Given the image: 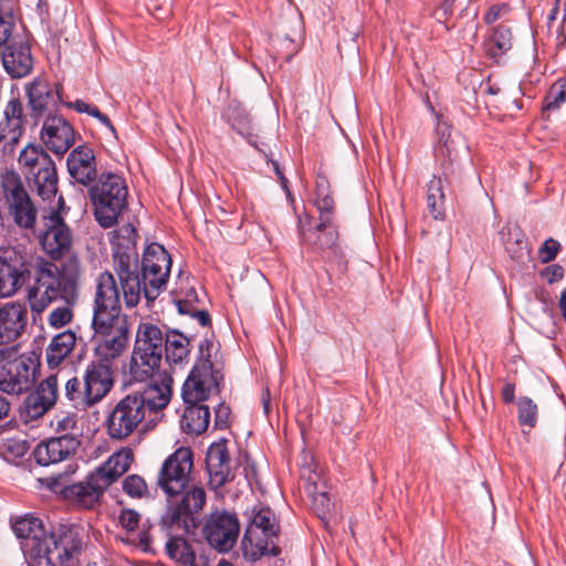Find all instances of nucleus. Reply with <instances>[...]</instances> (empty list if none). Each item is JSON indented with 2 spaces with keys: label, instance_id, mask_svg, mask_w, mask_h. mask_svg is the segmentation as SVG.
<instances>
[{
  "label": "nucleus",
  "instance_id": "obj_1",
  "mask_svg": "<svg viewBox=\"0 0 566 566\" xmlns=\"http://www.w3.org/2000/svg\"><path fill=\"white\" fill-rule=\"evenodd\" d=\"M192 468V451L181 447L163 462L158 471L157 486L168 501L167 510L161 516V524L167 528L188 531L191 524L195 525L193 516L206 505L203 488L190 485Z\"/></svg>",
  "mask_w": 566,
  "mask_h": 566
},
{
  "label": "nucleus",
  "instance_id": "obj_2",
  "mask_svg": "<svg viewBox=\"0 0 566 566\" xmlns=\"http://www.w3.org/2000/svg\"><path fill=\"white\" fill-rule=\"evenodd\" d=\"M171 385L172 378L163 375L118 399L104 421L109 439L123 442L153 423L171 399Z\"/></svg>",
  "mask_w": 566,
  "mask_h": 566
},
{
  "label": "nucleus",
  "instance_id": "obj_3",
  "mask_svg": "<svg viewBox=\"0 0 566 566\" xmlns=\"http://www.w3.org/2000/svg\"><path fill=\"white\" fill-rule=\"evenodd\" d=\"M82 274L77 256H69L61 266L50 261L38 265L35 286L30 293V304L34 312H43L50 304L59 300L74 302L77 296Z\"/></svg>",
  "mask_w": 566,
  "mask_h": 566
},
{
  "label": "nucleus",
  "instance_id": "obj_4",
  "mask_svg": "<svg viewBox=\"0 0 566 566\" xmlns=\"http://www.w3.org/2000/svg\"><path fill=\"white\" fill-rule=\"evenodd\" d=\"M134 461V453L128 447L114 452L101 465L95 468L84 481L69 485L64 490L65 497L85 509L97 504L104 492L126 473Z\"/></svg>",
  "mask_w": 566,
  "mask_h": 566
},
{
  "label": "nucleus",
  "instance_id": "obj_5",
  "mask_svg": "<svg viewBox=\"0 0 566 566\" xmlns=\"http://www.w3.org/2000/svg\"><path fill=\"white\" fill-rule=\"evenodd\" d=\"M114 368L96 360L90 361L82 379L69 378L64 384V397L76 409L86 410L98 405L114 388Z\"/></svg>",
  "mask_w": 566,
  "mask_h": 566
},
{
  "label": "nucleus",
  "instance_id": "obj_6",
  "mask_svg": "<svg viewBox=\"0 0 566 566\" xmlns=\"http://www.w3.org/2000/svg\"><path fill=\"white\" fill-rule=\"evenodd\" d=\"M165 345V333L149 318L139 322L135 345L128 363V373L136 381H145L159 369Z\"/></svg>",
  "mask_w": 566,
  "mask_h": 566
},
{
  "label": "nucleus",
  "instance_id": "obj_7",
  "mask_svg": "<svg viewBox=\"0 0 566 566\" xmlns=\"http://www.w3.org/2000/svg\"><path fill=\"white\" fill-rule=\"evenodd\" d=\"M128 189L125 180L116 174H102L98 181L90 188V198L94 206V216L105 229L113 227L126 208Z\"/></svg>",
  "mask_w": 566,
  "mask_h": 566
},
{
  "label": "nucleus",
  "instance_id": "obj_8",
  "mask_svg": "<svg viewBox=\"0 0 566 566\" xmlns=\"http://www.w3.org/2000/svg\"><path fill=\"white\" fill-rule=\"evenodd\" d=\"M92 328L94 332V360L112 366L128 347V317L92 318Z\"/></svg>",
  "mask_w": 566,
  "mask_h": 566
},
{
  "label": "nucleus",
  "instance_id": "obj_9",
  "mask_svg": "<svg viewBox=\"0 0 566 566\" xmlns=\"http://www.w3.org/2000/svg\"><path fill=\"white\" fill-rule=\"evenodd\" d=\"M279 532L275 514L271 509L261 507L254 511L242 538L245 556L254 560L264 555L277 556L281 553L277 545Z\"/></svg>",
  "mask_w": 566,
  "mask_h": 566
},
{
  "label": "nucleus",
  "instance_id": "obj_10",
  "mask_svg": "<svg viewBox=\"0 0 566 566\" xmlns=\"http://www.w3.org/2000/svg\"><path fill=\"white\" fill-rule=\"evenodd\" d=\"M38 363L30 355H19L18 346L0 348V390L21 395L34 382Z\"/></svg>",
  "mask_w": 566,
  "mask_h": 566
},
{
  "label": "nucleus",
  "instance_id": "obj_11",
  "mask_svg": "<svg viewBox=\"0 0 566 566\" xmlns=\"http://www.w3.org/2000/svg\"><path fill=\"white\" fill-rule=\"evenodd\" d=\"M46 201L49 211L43 214V228L39 232V240L51 258L60 259L71 250L73 237L62 217L65 209L63 197L59 196Z\"/></svg>",
  "mask_w": 566,
  "mask_h": 566
},
{
  "label": "nucleus",
  "instance_id": "obj_12",
  "mask_svg": "<svg viewBox=\"0 0 566 566\" xmlns=\"http://www.w3.org/2000/svg\"><path fill=\"white\" fill-rule=\"evenodd\" d=\"M21 167L33 176L36 192L42 200L54 199L57 195V172L51 156L41 147L27 146L18 159Z\"/></svg>",
  "mask_w": 566,
  "mask_h": 566
},
{
  "label": "nucleus",
  "instance_id": "obj_13",
  "mask_svg": "<svg viewBox=\"0 0 566 566\" xmlns=\"http://www.w3.org/2000/svg\"><path fill=\"white\" fill-rule=\"evenodd\" d=\"M170 266V255L161 244L151 243L145 249L142 275L144 296L148 302L156 300L160 292L166 289Z\"/></svg>",
  "mask_w": 566,
  "mask_h": 566
},
{
  "label": "nucleus",
  "instance_id": "obj_14",
  "mask_svg": "<svg viewBox=\"0 0 566 566\" xmlns=\"http://www.w3.org/2000/svg\"><path fill=\"white\" fill-rule=\"evenodd\" d=\"M1 184L9 213L12 216L14 223L23 229H33L38 211L24 189L20 176L13 171H7L2 175Z\"/></svg>",
  "mask_w": 566,
  "mask_h": 566
},
{
  "label": "nucleus",
  "instance_id": "obj_15",
  "mask_svg": "<svg viewBox=\"0 0 566 566\" xmlns=\"http://www.w3.org/2000/svg\"><path fill=\"white\" fill-rule=\"evenodd\" d=\"M83 546L80 530L75 526H60L48 535L42 558L50 566H75L74 558Z\"/></svg>",
  "mask_w": 566,
  "mask_h": 566
},
{
  "label": "nucleus",
  "instance_id": "obj_16",
  "mask_svg": "<svg viewBox=\"0 0 566 566\" xmlns=\"http://www.w3.org/2000/svg\"><path fill=\"white\" fill-rule=\"evenodd\" d=\"M223 376L211 361L197 363L182 386L185 403H201L219 390Z\"/></svg>",
  "mask_w": 566,
  "mask_h": 566
},
{
  "label": "nucleus",
  "instance_id": "obj_17",
  "mask_svg": "<svg viewBox=\"0 0 566 566\" xmlns=\"http://www.w3.org/2000/svg\"><path fill=\"white\" fill-rule=\"evenodd\" d=\"M240 533V523L234 513L214 511L206 520L203 535L207 542L219 552L230 551Z\"/></svg>",
  "mask_w": 566,
  "mask_h": 566
},
{
  "label": "nucleus",
  "instance_id": "obj_18",
  "mask_svg": "<svg viewBox=\"0 0 566 566\" xmlns=\"http://www.w3.org/2000/svg\"><path fill=\"white\" fill-rule=\"evenodd\" d=\"M113 268L119 281L125 305L129 308L137 306L144 294L143 275L138 273L137 259L117 250L113 254Z\"/></svg>",
  "mask_w": 566,
  "mask_h": 566
},
{
  "label": "nucleus",
  "instance_id": "obj_19",
  "mask_svg": "<svg viewBox=\"0 0 566 566\" xmlns=\"http://www.w3.org/2000/svg\"><path fill=\"white\" fill-rule=\"evenodd\" d=\"M27 256L15 248L0 249V298L13 296L24 284Z\"/></svg>",
  "mask_w": 566,
  "mask_h": 566
},
{
  "label": "nucleus",
  "instance_id": "obj_20",
  "mask_svg": "<svg viewBox=\"0 0 566 566\" xmlns=\"http://www.w3.org/2000/svg\"><path fill=\"white\" fill-rule=\"evenodd\" d=\"M60 382L59 371L50 374L27 396L23 411L28 420H36L43 417L56 405Z\"/></svg>",
  "mask_w": 566,
  "mask_h": 566
},
{
  "label": "nucleus",
  "instance_id": "obj_21",
  "mask_svg": "<svg viewBox=\"0 0 566 566\" xmlns=\"http://www.w3.org/2000/svg\"><path fill=\"white\" fill-rule=\"evenodd\" d=\"M119 289L109 271L98 274L95 281L93 318L127 316L122 313Z\"/></svg>",
  "mask_w": 566,
  "mask_h": 566
},
{
  "label": "nucleus",
  "instance_id": "obj_22",
  "mask_svg": "<svg viewBox=\"0 0 566 566\" xmlns=\"http://www.w3.org/2000/svg\"><path fill=\"white\" fill-rule=\"evenodd\" d=\"M12 530L25 556L42 558L48 534L40 518L29 514L20 516L12 523Z\"/></svg>",
  "mask_w": 566,
  "mask_h": 566
},
{
  "label": "nucleus",
  "instance_id": "obj_23",
  "mask_svg": "<svg viewBox=\"0 0 566 566\" xmlns=\"http://www.w3.org/2000/svg\"><path fill=\"white\" fill-rule=\"evenodd\" d=\"M81 446L78 436L64 433L40 442L33 454L40 465H50L73 457Z\"/></svg>",
  "mask_w": 566,
  "mask_h": 566
},
{
  "label": "nucleus",
  "instance_id": "obj_24",
  "mask_svg": "<svg viewBox=\"0 0 566 566\" xmlns=\"http://www.w3.org/2000/svg\"><path fill=\"white\" fill-rule=\"evenodd\" d=\"M41 140L56 155H64L75 144V130L62 116H49L43 122Z\"/></svg>",
  "mask_w": 566,
  "mask_h": 566
},
{
  "label": "nucleus",
  "instance_id": "obj_25",
  "mask_svg": "<svg viewBox=\"0 0 566 566\" xmlns=\"http://www.w3.org/2000/svg\"><path fill=\"white\" fill-rule=\"evenodd\" d=\"M28 324L27 306L9 302L0 306V345L14 343L21 337Z\"/></svg>",
  "mask_w": 566,
  "mask_h": 566
},
{
  "label": "nucleus",
  "instance_id": "obj_26",
  "mask_svg": "<svg viewBox=\"0 0 566 566\" xmlns=\"http://www.w3.org/2000/svg\"><path fill=\"white\" fill-rule=\"evenodd\" d=\"M206 464L209 474V484L212 489H219L233 479L226 440L212 443L209 447Z\"/></svg>",
  "mask_w": 566,
  "mask_h": 566
},
{
  "label": "nucleus",
  "instance_id": "obj_27",
  "mask_svg": "<svg viewBox=\"0 0 566 566\" xmlns=\"http://www.w3.org/2000/svg\"><path fill=\"white\" fill-rule=\"evenodd\" d=\"M67 170L71 177L78 184L88 186L97 175L95 155L87 146H77L67 157Z\"/></svg>",
  "mask_w": 566,
  "mask_h": 566
},
{
  "label": "nucleus",
  "instance_id": "obj_28",
  "mask_svg": "<svg viewBox=\"0 0 566 566\" xmlns=\"http://www.w3.org/2000/svg\"><path fill=\"white\" fill-rule=\"evenodd\" d=\"M2 62L6 71L12 77H22L32 70V56L25 43L8 44L2 52Z\"/></svg>",
  "mask_w": 566,
  "mask_h": 566
},
{
  "label": "nucleus",
  "instance_id": "obj_29",
  "mask_svg": "<svg viewBox=\"0 0 566 566\" xmlns=\"http://www.w3.org/2000/svg\"><path fill=\"white\" fill-rule=\"evenodd\" d=\"M512 46V29L503 23L493 27L482 43L484 54L495 62H499V59L506 54Z\"/></svg>",
  "mask_w": 566,
  "mask_h": 566
},
{
  "label": "nucleus",
  "instance_id": "obj_30",
  "mask_svg": "<svg viewBox=\"0 0 566 566\" xmlns=\"http://www.w3.org/2000/svg\"><path fill=\"white\" fill-rule=\"evenodd\" d=\"M29 104L36 116L50 107L56 106L60 101V92L43 80H35L28 88Z\"/></svg>",
  "mask_w": 566,
  "mask_h": 566
},
{
  "label": "nucleus",
  "instance_id": "obj_31",
  "mask_svg": "<svg viewBox=\"0 0 566 566\" xmlns=\"http://www.w3.org/2000/svg\"><path fill=\"white\" fill-rule=\"evenodd\" d=\"M191 338L177 329H169L165 333L164 352L166 360L170 365H185L189 360Z\"/></svg>",
  "mask_w": 566,
  "mask_h": 566
},
{
  "label": "nucleus",
  "instance_id": "obj_32",
  "mask_svg": "<svg viewBox=\"0 0 566 566\" xmlns=\"http://www.w3.org/2000/svg\"><path fill=\"white\" fill-rule=\"evenodd\" d=\"M75 340L76 337L72 331H64L54 336L45 350L49 367H57L72 353Z\"/></svg>",
  "mask_w": 566,
  "mask_h": 566
},
{
  "label": "nucleus",
  "instance_id": "obj_33",
  "mask_svg": "<svg viewBox=\"0 0 566 566\" xmlns=\"http://www.w3.org/2000/svg\"><path fill=\"white\" fill-rule=\"evenodd\" d=\"M181 428L187 433L201 434L210 423L209 408L202 403H186Z\"/></svg>",
  "mask_w": 566,
  "mask_h": 566
},
{
  "label": "nucleus",
  "instance_id": "obj_34",
  "mask_svg": "<svg viewBox=\"0 0 566 566\" xmlns=\"http://www.w3.org/2000/svg\"><path fill=\"white\" fill-rule=\"evenodd\" d=\"M437 134L439 136L436 148L437 155L444 157L441 165L447 171L457 156V143L460 140V135L458 133L452 135L451 126L444 122L438 123Z\"/></svg>",
  "mask_w": 566,
  "mask_h": 566
},
{
  "label": "nucleus",
  "instance_id": "obj_35",
  "mask_svg": "<svg viewBox=\"0 0 566 566\" xmlns=\"http://www.w3.org/2000/svg\"><path fill=\"white\" fill-rule=\"evenodd\" d=\"M303 240L322 250L333 248L337 240V233L329 222V217H322L321 222L313 231L303 232Z\"/></svg>",
  "mask_w": 566,
  "mask_h": 566
},
{
  "label": "nucleus",
  "instance_id": "obj_36",
  "mask_svg": "<svg viewBox=\"0 0 566 566\" xmlns=\"http://www.w3.org/2000/svg\"><path fill=\"white\" fill-rule=\"evenodd\" d=\"M166 553L179 566L193 564V549L188 541L181 536H170L166 542Z\"/></svg>",
  "mask_w": 566,
  "mask_h": 566
},
{
  "label": "nucleus",
  "instance_id": "obj_37",
  "mask_svg": "<svg viewBox=\"0 0 566 566\" xmlns=\"http://www.w3.org/2000/svg\"><path fill=\"white\" fill-rule=\"evenodd\" d=\"M226 117L240 135L244 136L250 133L251 119L249 113L240 103L232 102L226 111Z\"/></svg>",
  "mask_w": 566,
  "mask_h": 566
},
{
  "label": "nucleus",
  "instance_id": "obj_38",
  "mask_svg": "<svg viewBox=\"0 0 566 566\" xmlns=\"http://www.w3.org/2000/svg\"><path fill=\"white\" fill-rule=\"evenodd\" d=\"M443 202L442 180L439 177H433L428 185L427 203L434 219L442 217Z\"/></svg>",
  "mask_w": 566,
  "mask_h": 566
},
{
  "label": "nucleus",
  "instance_id": "obj_39",
  "mask_svg": "<svg viewBox=\"0 0 566 566\" xmlns=\"http://www.w3.org/2000/svg\"><path fill=\"white\" fill-rule=\"evenodd\" d=\"M14 29V14L10 0H0V45L10 44Z\"/></svg>",
  "mask_w": 566,
  "mask_h": 566
},
{
  "label": "nucleus",
  "instance_id": "obj_40",
  "mask_svg": "<svg viewBox=\"0 0 566 566\" xmlns=\"http://www.w3.org/2000/svg\"><path fill=\"white\" fill-rule=\"evenodd\" d=\"M566 103V80L556 81L548 90L543 105L545 113L558 111Z\"/></svg>",
  "mask_w": 566,
  "mask_h": 566
},
{
  "label": "nucleus",
  "instance_id": "obj_41",
  "mask_svg": "<svg viewBox=\"0 0 566 566\" xmlns=\"http://www.w3.org/2000/svg\"><path fill=\"white\" fill-rule=\"evenodd\" d=\"M518 422L523 427L534 428L537 423L538 407L526 396H522L517 400Z\"/></svg>",
  "mask_w": 566,
  "mask_h": 566
},
{
  "label": "nucleus",
  "instance_id": "obj_42",
  "mask_svg": "<svg viewBox=\"0 0 566 566\" xmlns=\"http://www.w3.org/2000/svg\"><path fill=\"white\" fill-rule=\"evenodd\" d=\"M22 135V122L7 119L0 123V145L3 149L15 145Z\"/></svg>",
  "mask_w": 566,
  "mask_h": 566
},
{
  "label": "nucleus",
  "instance_id": "obj_43",
  "mask_svg": "<svg viewBox=\"0 0 566 566\" xmlns=\"http://www.w3.org/2000/svg\"><path fill=\"white\" fill-rule=\"evenodd\" d=\"M123 491L130 497L143 499L149 495L145 479L138 474H129L123 481Z\"/></svg>",
  "mask_w": 566,
  "mask_h": 566
},
{
  "label": "nucleus",
  "instance_id": "obj_44",
  "mask_svg": "<svg viewBox=\"0 0 566 566\" xmlns=\"http://www.w3.org/2000/svg\"><path fill=\"white\" fill-rule=\"evenodd\" d=\"M73 303L74 302H65L64 305L57 306L51 311L48 316V323L51 327L62 328L72 322L73 311L71 306Z\"/></svg>",
  "mask_w": 566,
  "mask_h": 566
},
{
  "label": "nucleus",
  "instance_id": "obj_45",
  "mask_svg": "<svg viewBox=\"0 0 566 566\" xmlns=\"http://www.w3.org/2000/svg\"><path fill=\"white\" fill-rule=\"evenodd\" d=\"M71 107H73L78 113H87L88 115L97 118L103 125L108 127L113 133L115 132L114 126L112 125L109 118L99 112V109L92 105L87 104L83 101H75L74 103L70 104Z\"/></svg>",
  "mask_w": 566,
  "mask_h": 566
},
{
  "label": "nucleus",
  "instance_id": "obj_46",
  "mask_svg": "<svg viewBox=\"0 0 566 566\" xmlns=\"http://www.w3.org/2000/svg\"><path fill=\"white\" fill-rule=\"evenodd\" d=\"M76 416L73 413H60L54 417V419L51 422V426L56 432H60L61 434L64 433H72L76 427Z\"/></svg>",
  "mask_w": 566,
  "mask_h": 566
},
{
  "label": "nucleus",
  "instance_id": "obj_47",
  "mask_svg": "<svg viewBox=\"0 0 566 566\" xmlns=\"http://www.w3.org/2000/svg\"><path fill=\"white\" fill-rule=\"evenodd\" d=\"M500 233L505 249L510 253L516 252L514 244L520 245L523 243V233L517 227L503 228Z\"/></svg>",
  "mask_w": 566,
  "mask_h": 566
},
{
  "label": "nucleus",
  "instance_id": "obj_48",
  "mask_svg": "<svg viewBox=\"0 0 566 566\" xmlns=\"http://www.w3.org/2000/svg\"><path fill=\"white\" fill-rule=\"evenodd\" d=\"M560 244L554 239H547L539 249L538 254L543 263L553 261L558 253Z\"/></svg>",
  "mask_w": 566,
  "mask_h": 566
},
{
  "label": "nucleus",
  "instance_id": "obj_49",
  "mask_svg": "<svg viewBox=\"0 0 566 566\" xmlns=\"http://www.w3.org/2000/svg\"><path fill=\"white\" fill-rule=\"evenodd\" d=\"M140 515L134 510L124 509L119 514V523L127 531H134L139 524Z\"/></svg>",
  "mask_w": 566,
  "mask_h": 566
},
{
  "label": "nucleus",
  "instance_id": "obj_50",
  "mask_svg": "<svg viewBox=\"0 0 566 566\" xmlns=\"http://www.w3.org/2000/svg\"><path fill=\"white\" fill-rule=\"evenodd\" d=\"M22 115H23V107L20 101L18 99H11L4 111V118L7 119H15L18 122H22Z\"/></svg>",
  "mask_w": 566,
  "mask_h": 566
},
{
  "label": "nucleus",
  "instance_id": "obj_51",
  "mask_svg": "<svg viewBox=\"0 0 566 566\" xmlns=\"http://www.w3.org/2000/svg\"><path fill=\"white\" fill-rule=\"evenodd\" d=\"M543 275L552 284L563 279L564 269L558 264H553L544 270Z\"/></svg>",
  "mask_w": 566,
  "mask_h": 566
},
{
  "label": "nucleus",
  "instance_id": "obj_52",
  "mask_svg": "<svg viewBox=\"0 0 566 566\" xmlns=\"http://www.w3.org/2000/svg\"><path fill=\"white\" fill-rule=\"evenodd\" d=\"M230 408L223 403L219 405L216 409V426L219 428H226L229 422Z\"/></svg>",
  "mask_w": 566,
  "mask_h": 566
},
{
  "label": "nucleus",
  "instance_id": "obj_53",
  "mask_svg": "<svg viewBox=\"0 0 566 566\" xmlns=\"http://www.w3.org/2000/svg\"><path fill=\"white\" fill-rule=\"evenodd\" d=\"M317 209L321 211V218H326L333 211L334 200L329 196H324L316 200Z\"/></svg>",
  "mask_w": 566,
  "mask_h": 566
},
{
  "label": "nucleus",
  "instance_id": "obj_54",
  "mask_svg": "<svg viewBox=\"0 0 566 566\" xmlns=\"http://www.w3.org/2000/svg\"><path fill=\"white\" fill-rule=\"evenodd\" d=\"M437 2L438 8L436 10V15L439 20H441L442 18L451 14L455 0H437Z\"/></svg>",
  "mask_w": 566,
  "mask_h": 566
},
{
  "label": "nucleus",
  "instance_id": "obj_55",
  "mask_svg": "<svg viewBox=\"0 0 566 566\" xmlns=\"http://www.w3.org/2000/svg\"><path fill=\"white\" fill-rule=\"evenodd\" d=\"M212 347H213V343L211 339L205 338L203 340H201V343L199 344V361L198 363H203L206 360L210 361Z\"/></svg>",
  "mask_w": 566,
  "mask_h": 566
},
{
  "label": "nucleus",
  "instance_id": "obj_56",
  "mask_svg": "<svg viewBox=\"0 0 566 566\" xmlns=\"http://www.w3.org/2000/svg\"><path fill=\"white\" fill-rule=\"evenodd\" d=\"M502 399L505 403H511L515 398V386L514 384L507 382L502 388Z\"/></svg>",
  "mask_w": 566,
  "mask_h": 566
},
{
  "label": "nucleus",
  "instance_id": "obj_57",
  "mask_svg": "<svg viewBox=\"0 0 566 566\" xmlns=\"http://www.w3.org/2000/svg\"><path fill=\"white\" fill-rule=\"evenodd\" d=\"M7 448H8V450H11L14 453V455H17V457L24 455V453L27 451L25 443L20 442V441H12V442L9 441L7 444Z\"/></svg>",
  "mask_w": 566,
  "mask_h": 566
},
{
  "label": "nucleus",
  "instance_id": "obj_58",
  "mask_svg": "<svg viewBox=\"0 0 566 566\" xmlns=\"http://www.w3.org/2000/svg\"><path fill=\"white\" fill-rule=\"evenodd\" d=\"M502 10H506V8L505 7H503V8H500V7H492V8H490L489 11L486 12V14L484 15V21L488 24H491V23L495 22L499 19Z\"/></svg>",
  "mask_w": 566,
  "mask_h": 566
},
{
  "label": "nucleus",
  "instance_id": "obj_59",
  "mask_svg": "<svg viewBox=\"0 0 566 566\" xmlns=\"http://www.w3.org/2000/svg\"><path fill=\"white\" fill-rule=\"evenodd\" d=\"M271 165L277 176V178L280 179L281 181V185H282V188L286 191L287 196L290 197V190L287 188V179L284 177L283 172L281 171L280 169V166L277 164V161L275 160H272L271 161Z\"/></svg>",
  "mask_w": 566,
  "mask_h": 566
},
{
  "label": "nucleus",
  "instance_id": "obj_60",
  "mask_svg": "<svg viewBox=\"0 0 566 566\" xmlns=\"http://www.w3.org/2000/svg\"><path fill=\"white\" fill-rule=\"evenodd\" d=\"M191 316L197 318L201 326H208L211 322L210 315L207 311H195Z\"/></svg>",
  "mask_w": 566,
  "mask_h": 566
},
{
  "label": "nucleus",
  "instance_id": "obj_61",
  "mask_svg": "<svg viewBox=\"0 0 566 566\" xmlns=\"http://www.w3.org/2000/svg\"><path fill=\"white\" fill-rule=\"evenodd\" d=\"M9 410H10L9 401L2 395H0V420H2L3 418H6L8 416Z\"/></svg>",
  "mask_w": 566,
  "mask_h": 566
},
{
  "label": "nucleus",
  "instance_id": "obj_62",
  "mask_svg": "<svg viewBox=\"0 0 566 566\" xmlns=\"http://www.w3.org/2000/svg\"><path fill=\"white\" fill-rule=\"evenodd\" d=\"M261 400L265 413L270 411L271 396L269 389H264L261 395Z\"/></svg>",
  "mask_w": 566,
  "mask_h": 566
},
{
  "label": "nucleus",
  "instance_id": "obj_63",
  "mask_svg": "<svg viewBox=\"0 0 566 566\" xmlns=\"http://www.w3.org/2000/svg\"><path fill=\"white\" fill-rule=\"evenodd\" d=\"M558 307L560 310L563 318L566 322V289H564L560 293V297L558 301Z\"/></svg>",
  "mask_w": 566,
  "mask_h": 566
},
{
  "label": "nucleus",
  "instance_id": "obj_64",
  "mask_svg": "<svg viewBox=\"0 0 566 566\" xmlns=\"http://www.w3.org/2000/svg\"><path fill=\"white\" fill-rule=\"evenodd\" d=\"M522 94V90L520 84H514L509 92V96L513 98V103L516 105V108H521V106L516 103V97Z\"/></svg>",
  "mask_w": 566,
  "mask_h": 566
}]
</instances>
